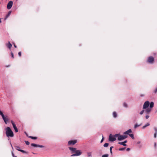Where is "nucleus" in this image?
Here are the masks:
<instances>
[{
    "instance_id": "f257e3e1",
    "label": "nucleus",
    "mask_w": 157,
    "mask_h": 157,
    "mask_svg": "<svg viewBox=\"0 0 157 157\" xmlns=\"http://www.w3.org/2000/svg\"><path fill=\"white\" fill-rule=\"evenodd\" d=\"M69 149L71 151V153H75L72 155L71 156H75L80 155L82 154V152L79 150H77L76 148L69 147Z\"/></svg>"
},
{
    "instance_id": "f03ea898",
    "label": "nucleus",
    "mask_w": 157,
    "mask_h": 157,
    "mask_svg": "<svg viewBox=\"0 0 157 157\" xmlns=\"http://www.w3.org/2000/svg\"><path fill=\"white\" fill-rule=\"evenodd\" d=\"M6 133L7 137H13L14 135L13 131L11 130V128L9 127H7L6 128Z\"/></svg>"
},
{
    "instance_id": "7ed1b4c3",
    "label": "nucleus",
    "mask_w": 157,
    "mask_h": 157,
    "mask_svg": "<svg viewBox=\"0 0 157 157\" xmlns=\"http://www.w3.org/2000/svg\"><path fill=\"white\" fill-rule=\"evenodd\" d=\"M0 115H1L4 121L5 122L6 124H7V121H9V119L8 117L7 116H5L3 114L2 112L0 110Z\"/></svg>"
},
{
    "instance_id": "20e7f679",
    "label": "nucleus",
    "mask_w": 157,
    "mask_h": 157,
    "mask_svg": "<svg viewBox=\"0 0 157 157\" xmlns=\"http://www.w3.org/2000/svg\"><path fill=\"white\" fill-rule=\"evenodd\" d=\"M77 142V140H71L68 142V144L69 145H74Z\"/></svg>"
},
{
    "instance_id": "39448f33",
    "label": "nucleus",
    "mask_w": 157,
    "mask_h": 157,
    "mask_svg": "<svg viewBox=\"0 0 157 157\" xmlns=\"http://www.w3.org/2000/svg\"><path fill=\"white\" fill-rule=\"evenodd\" d=\"M127 136L126 135H120L118 138V140H121L127 138Z\"/></svg>"
},
{
    "instance_id": "423d86ee",
    "label": "nucleus",
    "mask_w": 157,
    "mask_h": 157,
    "mask_svg": "<svg viewBox=\"0 0 157 157\" xmlns=\"http://www.w3.org/2000/svg\"><path fill=\"white\" fill-rule=\"evenodd\" d=\"M149 102L148 101H147L146 102H145L143 105V109H145L147 108L149 105Z\"/></svg>"
},
{
    "instance_id": "0eeeda50",
    "label": "nucleus",
    "mask_w": 157,
    "mask_h": 157,
    "mask_svg": "<svg viewBox=\"0 0 157 157\" xmlns=\"http://www.w3.org/2000/svg\"><path fill=\"white\" fill-rule=\"evenodd\" d=\"M11 122L12 123L13 127L15 131V132H18V130L17 129V127L16 125H15V124L14 123V122L12 121H11Z\"/></svg>"
},
{
    "instance_id": "6e6552de",
    "label": "nucleus",
    "mask_w": 157,
    "mask_h": 157,
    "mask_svg": "<svg viewBox=\"0 0 157 157\" xmlns=\"http://www.w3.org/2000/svg\"><path fill=\"white\" fill-rule=\"evenodd\" d=\"M116 140V139L113 136L112 134H110L109 137V140L111 141H114Z\"/></svg>"
},
{
    "instance_id": "1a4fd4ad",
    "label": "nucleus",
    "mask_w": 157,
    "mask_h": 157,
    "mask_svg": "<svg viewBox=\"0 0 157 157\" xmlns=\"http://www.w3.org/2000/svg\"><path fill=\"white\" fill-rule=\"evenodd\" d=\"M154 60V58L152 56H150L148 59L147 62L149 63H152Z\"/></svg>"
},
{
    "instance_id": "9d476101",
    "label": "nucleus",
    "mask_w": 157,
    "mask_h": 157,
    "mask_svg": "<svg viewBox=\"0 0 157 157\" xmlns=\"http://www.w3.org/2000/svg\"><path fill=\"white\" fill-rule=\"evenodd\" d=\"M13 2L12 1H10L7 5V8L9 10L11 8L13 5Z\"/></svg>"
},
{
    "instance_id": "9b49d317",
    "label": "nucleus",
    "mask_w": 157,
    "mask_h": 157,
    "mask_svg": "<svg viewBox=\"0 0 157 157\" xmlns=\"http://www.w3.org/2000/svg\"><path fill=\"white\" fill-rule=\"evenodd\" d=\"M31 145L32 146L35 147H44V146L43 145H37V144H31Z\"/></svg>"
},
{
    "instance_id": "f8f14e48",
    "label": "nucleus",
    "mask_w": 157,
    "mask_h": 157,
    "mask_svg": "<svg viewBox=\"0 0 157 157\" xmlns=\"http://www.w3.org/2000/svg\"><path fill=\"white\" fill-rule=\"evenodd\" d=\"M6 45L10 49L12 46L11 44L10 43V42L9 41V42L8 44H6Z\"/></svg>"
},
{
    "instance_id": "ddd939ff",
    "label": "nucleus",
    "mask_w": 157,
    "mask_h": 157,
    "mask_svg": "<svg viewBox=\"0 0 157 157\" xmlns=\"http://www.w3.org/2000/svg\"><path fill=\"white\" fill-rule=\"evenodd\" d=\"M127 142V140H125L123 142H119L118 144H121V145H122L124 146H126V144H125V143H126Z\"/></svg>"
},
{
    "instance_id": "4468645a",
    "label": "nucleus",
    "mask_w": 157,
    "mask_h": 157,
    "mask_svg": "<svg viewBox=\"0 0 157 157\" xmlns=\"http://www.w3.org/2000/svg\"><path fill=\"white\" fill-rule=\"evenodd\" d=\"M132 132V130L131 129H129L128 130L125 132H124V134H129V133H131Z\"/></svg>"
},
{
    "instance_id": "2eb2a0df",
    "label": "nucleus",
    "mask_w": 157,
    "mask_h": 157,
    "mask_svg": "<svg viewBox=\"0 0 157 157\" xmlns=\"http://www.w3.org/2000/svg\"><path fill=\"white\" fill-rule=\"evenodd\" d=\"M154 103L153 102H151L150 105V108H152L154 106Z\"/></svg>"
},
{
    "instance_id": "dca6fc26",
    "label": "nucleus",
    "mask_w": 157,
    "mask_h": 157,
    "mask_svg": "<svg viewBox=\"0 0 157 157\" xmlns=\"http://www.w3.org/2000/svg\"><path fill=\"white\" fill-rule=\"evenodd\" d=\"M151 109L150 108H148L146 110V112L147 113H149L151 111Z\"/></svg>"
},
{
    "instance_id": "f3484780",
    "label": "nucleus",
    "mask_w": 157,
    "mask_h": 157,
    "mask_svg": "<svg viewBox=\"0 0 157 157\" xmlns=\"http://www.w3.org/2000/svg\"><path fill=\"white\" fill-rule=\"evenodd\" d=\"M29 138H31L33 140H36L37 139V137H33L32 136H30L29 137Z\"/></svg>"
},
{
    "instance_id": "a211bd4d",
    "label": "nucleus",
    "mask_w": 157,
    "mask_h": 157,
    "mask_svg": "<svg viewBox=\"0 0 157 157\" xmlns=\"http://www.w3.org/2000/svg\"><path fill=\"white\" fill-rule=\"evenodd\" d=\"M113 115L114 118H116L117 117V114L115 112H114L113 113Z\"/></svg>"
},
{
    "instance_id": "6ab92c4d",
    "label": "nucleus",
    "mask_w": 157,
    "mask_h": 157,
    "mask_svg": "<svg viewBox=\"0 0 157 157\" xmlns=\"http://www.w3.org/2000/svg\"><path fill=\"white\" fill-rule=\"evenodd\" d=\"M149 125H150V124L149 123H147L146 125H145L143 127V128L144 129V128H145L146 127L149 126Z\"/></svg>"
},
{
    "instance_id": "aec40b11",
    "label": "nucleus",
    "mask_w": 157,
    "mask_h": 157,
    "mask_svg": "<svg viewBox=\"0 0 157 157\" xmlns=\"http://www.w3.org/2000/svg\"><path fill=\"white\" fill-rule=\"evenodd\" d=\"M129 135L130 136L132 139H134V135L132 134H129Z\"/></svg>"
},
{
    "instance_id": "412c9836",
    "label": "nucleus",
    "mask_w": 157,
    "mask_h": 157,
    "mask_svg": "<svg viewBox=\"0 0 157 157\" xmlns=\"http://www.w3.org/2000/svg\"><path fill=\"white\" fill-rule=\"evenodd\" d=\"M109 145V144L108 143H105L104 144L103 146L105 147H107Z\"/></svg>"
},
{
    "instance_id": "4be33fe9",
    "label": "nucleus",
    "mask_w": 157,
    "mask_h": 157,
    "mask_svg": "<svg viewBox=\"0 0 157 157\" xmlns=\"http://www.w3.org/2000/svg\"><path fill=\"white\" fill-rule=\"evenodd\" d=\"M109 155L106 154L102 155V157H108Z\"/></svg>"
},
{
    "instance_id": "5701e85b",
    "label": "nucleus",
    "mask_w": 157,
    "mask_h": 157,
    "mask_svg": "<svg viewBox=\"0 0 157 157\" xmlns=\"http://www.w3.org/2000/svg\"><path fill=\"white\" fill-rule=\"evenodd\" d=\"M123 105L125 107H127L128 106V105H127V104L125 102L124 103Z\"/></svg>"
},
{
    "instance_id": "b1692460",
    "label": "nucleus",
    "mask_w": 157,
    "mask_h": 157,
    "mask_svg": "<svg viewBox=\"0 0 157 157\" xmlns=\"http://www.w3.org/2000/svg\"><path fill=\"white\" fill-rule=\"evenodd\" d=\"M17 150H18V151H21V152H23V153H25V152L24 151V150H20V149H17Z\"/></svg>"
},
{
    "instance_id": "393cba45",
    "label": "nucleus",
    "mask_w": 157,
    "mask_h": 157,
    "mask_svg": "<svg viewBox=\"0 0 157 157\" xmlns=\"http://www.w3.org/2000/svg\"><path fill=\"white\" fill-rule=\"evenodd\" d=\"M119 135V134H116L114 136V137L116 138V137H118Z\"/></svg>"
},
{
    "instance_id": "a878e982",
    "label": "nucleus",
    "mask_w": 157,
    "mask_h": 157,
    "mask_svg": "<svg viewBox=\"0 0 157 157\" xmlns=\"http://www.w3.org/2000/svg\"><path fill=\"white\" fill-rule=\"evenodd\" d=\"M125 149V147L120 148L119 149V151H123Z\"/></svg>"
},
{
    "instance_id": "bb28decb",
    "label": "nucleus",
    "mask_w": 157,
    "mask_h": 157,
    "mask_svg": "<svg viewBox=\"0 0 157 157\" xmlns=\"http://www.w3.org/2000/svg\"><path fill=\"white\" fill-rule=\"evenodd\" d=\"M88 156L89 157L91 156V152H88L87 153Z\"/></svg>"
},
{
    "instance_id": "cd10ccee",
    "label": "nucleus",
    "mask_w": 157,
    "mask_h": 157,
    "mask_svg": "<svg viewBox=\"0 0 157 157\" xmlns=\"http://www.w3.org/2000/svg\"><path fill=\"white\" fill-rule=\"evenodd\" d=\"M11 13V12L10 11H9L8 12V14L6 15V17H7L10 15Z\"/></svg>"
},
{
    "instance_id": "c85d7f7f",
    "label": "nucleus",
    "mask_w": 157,
    "mask_h": 157,
    "mask_svg": "<svg viewBox=\"0 0 157 157\" xmlns=\"http://www.w3.org/2000/svg\"><path fill=\"white\" fill-rule=\"evenodd\" d=\"M25 143L27 145H29L30 144V143L28 141H25Z\"/></svg>"
},
{
    "instance_id": "c756f323",
    "label": "nucleus",
    "mask_w": 157,
    "mask_h": 157,
    "mask_svg": "<svg viewBox=\"0 0 157 157\" xmlns=\"http://www.w3.org/2000/svg\"><path fill=\"white\" fill-rule=\"evenodd\" d=\"M11 57H12L13 58H14V55H13V53L11 52Z\"/></svg>"
},
{
    "instance_id": "7c9ffc66",
    "label": "nucleus",
    "mask_w": 157,
    "mask_h": 157,
    "mask_svg": "<svg viewBox=\"0 0 157 157\" xmlns=\"http://www.w3.org/2000/svg\"><path fill=\"white\" fill-rule=\"evenodd\" d=\"M140 126V125H137V124H136L135 125V126H134V128H136L137 127H138Z\"/></svg>"
},
{
    "instance_id": "2f4dec72",
    "label": "nucleus",
    "mask_w": 157,
    "mask_h": 157,
    "mask_svg": "<svg viewBox=\"0 0 157 157\" xmlns=\"http://www.w3.org/2000/svg\"><path fill=\"white\" fill-rule=\"evenodd\" d=\"M18 55L20 57H21V52H18Z\"/></svg>"
},
{
    "instance_id": "473e14b6",
    "label": "nucleus",
    "mask_w": 157,
    "mask_h": 157,
    "mask_svg": "<svg viewBox=\"0 0 157 157\" xmlns=\"http://www.w3.org/2000/svg\"><path fill=\"white\" fill-rule=\"evenodd\" d=\"M144 110H142V111H141L140 112V114H141H141H142L143 113H144Z\"/></svg>"
},
{
    "instance_id": "72a5a7b5",
    "label": "nucleus",
    "mask_w": 157,
    "mask_h": 157,
    "mask_svg": "<svg viewBox=\"0 0 157 157\" xmlns=\"http://www.w3.org/2000/svg\"><path fill=\"white\" fill-rule=\"evenodd\" d=\"M157 133H156V132H155L154 134V137L155 138H156V134Z\"/></svg>"
},
{
    "instance_id": "f704fd0d",
    "label": "nucleus",
    "mask_w": 157,
    "mask_h": 157,
    "mask_svg": "<svg viewBox=\"0 0 157 157\" xmlns=\"http://www.w3.org/2000/svg\"><path fill=\"white\" fill-rule=\"evenodd\" d=\"M154 130L155 131V132H156V133H157V128H154Z\"/></svg>"
},
{
    "instance_id": "c9c22d12",
    "label": "nucleus",
    "mask_w": 157,
    "mask_h": 157,
    "mask_svg": "<svg viewBox=\"0 0 157 157\" xmlns=\"http://www.w3.org/2000/svg\"><path fill=\"white\" fill-rule=\"evenodd\" d=\"M113 146H112V147H111L110 148V151H112V148H113Z\"/></svg>"
},
{
    "instance_id": "e433bc0d",
    "label": "nucleus",
    "mask_w": 157,
    "mask_h": 157,
    "mask_svg": "<svg viewBox=\"0 0 157 157\" xmlns=\"http://www.w3.org/2000/svg\"><path fill=\"white\" fill-rule=\"evenodd\" d=\"M149 117V116L148 115H147L146 116V119H147Z\"/></svg>"
},
{
    "instance_id": "4c0bfd02",
    "label": "nucleus",
    "mask_w": 157,
    "mask_h": 157,
    "mask_svg": "<svg viewBox=\"0 0 157 157\" xmlns=\"http://www.w3.org/2000/svg\"><path fill=\"white\" fill-rule=\"evenodd\" d=\"M16 148L17 150V149H19L20 148L18 146H17L16 147Z\"/></svg>"
},
{
    "instance_id": "58836bf2",
    "label": "nucleus",
    "mask_w": 157,
    "mask_h": 157,
    "mask_svg": "<svg viewBox=\"0 0 157 157\" xmlns=\"http://www.w3.org/2000/svg\"><path fill=\"white\" fill-rule=\"evenodd\" d=\"M130 150V149L129 148H127V149H126V151H129V150Z\"/></svg>"
},
{
    "instance_id": "ea45409f",
    "label": "nucleus",
    "mask_w": 157,
    "mask_h": 157,
    "mask_svg": "<svg viewBox=\"0 0 157 157\" xmlns=\"http://www.w3.org/2000/svg\"><path fill=\"white\" fill-rule=\"evenodd\" d=\"M103 138H102V139H101V143L103 141Z\"/></svg>"
},
{
    "instance_id": "a19ab883",
    "label": "nucleus",
    "mask_w": 157,
    "mask_h": 157,
    "mask_svg": "<svg viewBox=\"0 0 157 157\" xmlns=\"http://www.w3.org/2000/svg\"><path fill=\"white\" fill-rule=\"evenodd\" d=\"M12 155L13 156V157H16V156H14V155L13 153H12Z\"/></svg>"
},
{
    "instance_id": "79ce46f5",
    "label": "nucleus",
    "mask_w": 157,
    "mask_h": 157,
    "mask_svg": "<svg viewBox=\"0 0 157 157\" xmlns=\"http://www.w3.org/2000/svg\"><path fill=\"white\" fill-rule=\"evenodd\" d=\"M144 96V94H142L140 95V96L141 97H143Z\"/></svg>"
},
{
    "instance_id": "37998d69",
    "label": "nucleus",
    "mask_w": 157,
    "mask_h": 157,
    "mask_svg": "<svg viewBox=\"0 0 157 157\" xmlns=\"http://www.w3.org/2000/svg\"><path fill=\"white\" fill-rule=\"evenodd\" d=\"M14 46L15 48H16L17 47V46L15 44H14Z\"/></svg>"
},
{
    "instance_id": "c03bdc74",
    "label": "nucleus",
    "mask_w": 157,
    "mask_h": 157,
    "mask_svg": "<svg viewBox=\"0 0 157 157\" xmlns=\"http://www.w3.org/2000/svg\"><path fill=\"white\" fill-rule=\"evenodd\" d=\"M2 22L1 19L0 18V23Z\"/></svg>"
},
{
    "instance_id": "a18cd8bd",
    "label": "nucleus",
    "mask_w": 157,
    "mask_h": 157,
    "mask_svg": "<svg viewBox=\"0 0 157 157\" xmlns=\"http://www.w3.org/2000/svg\"><path fill=\"white\" fill-rule=\"evenodd\" d=\"M110 153H111V154H112V151H110Z\"/></svg>"
},
{
    "instance_id": "49530a36",
    "label": "nucleus",
    "mask_w": 157,
    "mask_h": 157,
    "mask_svg": "<svg viewBox=\"0 0 157 157\" xmlns=\"http://www.w3.org/2000/svg\"><path fill=\"white\" fill-rule=\"evenodd\" d=\"M154 145L155 146H156V143H154Z\"/></svg>"
}]
</instances>
